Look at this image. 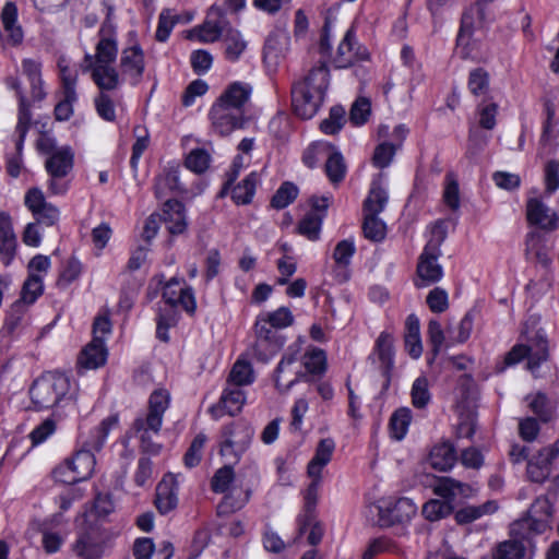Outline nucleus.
<instances>
[{"label":"nucleus","instance_id":"nucleus-22","mask_svg":"<svg viewBox=\"0 0 559 559\" xmlns=\"http://www.w3.org/2000/svg\"><path fill=\"white\" fill-rule=\"evenodd\" d=\"M163 217L171 235H180L186 231L188 223L186 209L181 202L174 199L167 200L164 203Z\"/></svg>","mask_w":559,"mask_h":559},{"label":"nucleus","instance_id":"nucleus-25","mask_svg":"<svg viewBox=\"0 0 559 559\" xmlns=\"http://www.w3.org/2000/svg\"><path fill=\"white\" fill-rule=\"evenodd\" d=\"M16 237L9 214L0 212V255L4 264H9L15 253Z\"/></svg>","mask_w":559,"mask_h":559},{"label":"nucleus","instance_id":"nucleus-18","mask_svg":"<svg viewBox=\"0 0 559 559\" xmlns=\"http://www.w3.org/2000/svg\"><path fill=\"white\" fill-rule=\"evenodd\" d=\"M74 153L70 146H62L53 151L46 159L45 168L53 179L66 177L73 168Z\"/></svg>","mask_w":559,"mask_h":559},{"label":"nucleus","instance_id":"nucleus-48","mask_svg":"<svg viewBox=\"0 0 559 559\" xmlns=\"http://www.w3.org/2000/svg\"><path fill=\"white\" fill-rule=\"evenodd\" d=\"M345 121V109L334 106L331 108L329 117L321 122L320 129L325 134H335L342 129Z\"/></svg>","mask_w":559,"mask_h":559},{"label":"nucleus","instance_id":"nucleus-14","mask_svg":"<svg viewBox=\"0 0 559 559\" xmlns=\"http://www.w3.org/2000/svg\"><path fill=\"white\" fill-rule=\"evenodd\" d=\"M299 354V345L294 344L289 346L276 367L274 381L276 389L281 393H287L299 381L298 373H295L293 378L286 377V373H290L289 368L297 361Z\"/></svg>","mask_w":559,"mask_h":559},{"label":"nucleus","instance_id":"nucleus-59","mask_svg":"<svg viewBox=\"0 0 559 559\" xmlns=\"http://www.w3.org/2000/svg\"><path fill=\"white\" fill-rule=\"evenodd\" d=\"M32 114L29 110V103L26 97L20 93L19 97V115H17V124L15 131L17 134H21L22 138H25L27 131L31 126Z\"/></svg>","mask_w":559,"mask_h":559},{"label":"nucleus","instance_id":"nucleus-31","mask_svg":"<svg viewBox=\"0 0 559 559\" xmlns=\"http://www.w3.org/2000/svg\"><path fill=\"white\" fill-rule=\"evenodd\" d=\"M245 402L246 394L242 389L226 384L218 408L224 409L230 416H236L241 412Z\"/></svg>","mask_w":559,"mask_h":559},{"label":"nucleus","instance_id":"nucleus-60","mask_svg":"<svg viewBox=\"0 0 559 559\" xmlns=\"http://www.w3.org/2000/svg\"><path fill=\"white\" fill-rule=\"evenodd\" d=\"M429 309L435 313H442L449 308L448 293L440 287L431 289L426 298Z\"/></svg>","mask_w":559,"mask_h":559},{"label":"nucleus","instance_id":"nucleus-8","mask_svg":"<svg viewBox=\"0 0 559 559\" xmlns=\"http://www.w3.org/2000/svg\"><path fill=\"white\" fill-rule=\"evenodd\" d=\"M95 456L90 450L78 451L64 465L55 471V477L67 484H75L88 479L95 467Z\"/></svg>","mask_w":559,"mask_h":559},{"label":"nucleus","instance_id":"nucleus-46","mask_svg":"<svg viewBox=\"0 0 559 559\" xmlns=\"http://www.w3.org/2000/svg\"><path fill=\"white\" fill-rule=\"evenodd\" d=\"M298 195V188L293 182L286 181L277 189L271 200L274 209L282 210L295 201Z\"/></svg>","mask_w":559,"mask_h":559},{"label":"nucleus","instance_id":"nucleus-38","mask_svg":"<svg viewBox=\"0 0 559 559\" xmlns=\"http://www.w3.org/2000/svg\"><path fill=\"white\" fill-rule=\"evenodd\" d=\"M388 203V193L379 181H372L368 197L364 201L362 212L380 214Z\"/></svg>","mask_w":559,"mask_h":559},{"label":"nucleus","instance_id":"nucleus-7","mask_svg":"<svg viewBox=\"0 0 559 559\" xmlns=\"http://www.w3.org/2000/svg\"><path fill=\"white\" fill-rule=\"evenodd\" d=\"M70 389L69 379L61 373H53L37 379L31 390V399L37 409L57 405Z\"/></svg>","mask_w":559,"mask_h":559},{"label":"nucleus","instance_id":"nucleus-6","mask_svg":"<svg viewBox=\"0 0 559 559\" xmlns=\"http://www.w3.org/2000/svg\"><path fill=\"white\" fill-rule=\"evenodd\" d=\"M445 237L447 228L444 222H436L432 228V238L425 246L418 260L416 287H426L441 280L443 271L442 266L438 263V258L441 254L440 246Z\"/></svg>","mask_w":559,"mask_h":559},{"label":"nucleus","instance_id":"nucleus-19","mask_svg":"<svg viewBox=\"0 0 559 559\" xmlns=\"http://www.w3.org/2000/svg\"><path fill=\"white\" fill-rule=\"evenodd\" d=\"M250 496L249 481H240L239 487L235 486L226 491L222 502L217 506L218 515H228L242 509L249 501Z\"/></svg>","mask_w":559,"mask_h":559},{"label":"nucleus","instance_id":"nucleus-62","mask_svg":"<svg viewBox=\"0 0 559 559\" xmlns=\"http://www.w3.org/2000/svg\"><path fill=\"white\" fill-rule=\"evenodd\" d=\"M545 193L551 195L559 189V165L549 160L544 168Z\"/></svg>","mask_w":559,"mask_h":559},{"label":"nucleus","instance_id":"nucleus-30","mask_svg":"<svg viewBox=\"0 0 559 559\" xmlns=\"http://www.w3.org/2000/svg\"><path fill=\"white\" fill-rule=\"evenodd\" d=\"M456 462L454 448L449 443H442L431 449L428 456V464L437 471L447 472L451 469Z\"/></svg>","mask_w":559,"mask_h":559},{"label":"nucleus","instance_id":"nucleus-3","mask_svg":"<svg viewBox=\"0 0 559 559\" xmlns=\"http://www.w3.org/2000/svg\"><path fill=\"white\" fill-rule=\"evenodd\" d=\"M329 86V69L325 63L312 68L292 86V104L295 114L302 119L312 118L319 110Z\"/></svg>","mask_w":559,"mask_h":559},{"label":"nucleus","instance_id":"nucleus-10","mask_svg":"<svg viewBox=\"0 0 559 559\" xmlns=\"http://www.w3.org/2000/svg\"><path fill=\"white\" fill-rule=\"evenodd\" d=\"M222 437L224 440L221 444V455L238 460L249 448L253 429L248 425H229L223 428Z\"/></svg>","mask_w":559,"mask_h":559},{"label":"nucleus","instance_id":"nucleus-47","mask_svg":"<svg viewBox=\"0 0 559 559\" xmlns=\"http://www.w3.org/2000/svg\"><path fill=\"white\" fill-rule=\"evenodd\" d=\"M467 86L475 96L485 95L489 90V74L483 68L469 72Z\"/></svg>","mask_w":559,"mask_h":559},{"label":"nucleus","instance_id":"nucleus-12","mask_svg":"<svg viewBox=\"0 0 559 559\" xmlns=\"http://www.w3.org/2000/svg\"><path fill=\"white\" fill-rule=\"evenodd\" d=\"M24 203L33 213L37 225H45L49 227L59 222L60 212L58 207L46 201L40 189H29L25 194Z\"/></svg>","mask_w":559,"mask_h":559},{"label":"nucleus","instance_id":"nucleus-54","mask_svg":"<svg viewBox=\"0 0 559 559\" xmlns=\"http://www.w3.org/2000/svg\"><path fill=\"white\" fill-rule=\"evenodd\" d=\"M412 403L417 408H424L430 401L428 380L425 377L417 378L412 386Z\"/></svg>","mask_w":559,"mask_h":559},{"label":"nucleus","instance_id":"nucleus-36","mask_svg":"<svg viewBox=\"0 0 559 559\" xmlns=\"http://www.w3.org/2000/svg\"><path fill=\"white\" fill-rule=\"evenodd\" d=\"M243 477L245 476L242 474H238V476H236L230 465H224L218 468L212 477L211 488L216 493H224L234 487L231 485L235 480L245 483Z\"/></svg>","mask_w":559,"mask_h":559},{"label":"nucleus","instance_id":"nucleus-4","mask_svg":"<svg viewBox=\"0 0 559 559\" xmlns=\"http://www.w3.org/2000/svg\"><path fill=\"white\" fill-rule=\"evenodd\" d=\"M170 404V394L167 390L157 389L152 392L148 399V412L139 416L133 423L135 435L141 441V449L144 453L157 454L162 445L154 440L158 436L163 417Z\"/></svg>","mask_w":559,"mask_h":559},{"label":"nucleus","instance_id":"nucleus-63","mask_svg":"<svg viewBox=\"0 0 559 559\" xmlns=\"http://www.w3.org/2000/svg\"><path fill=\"white\" fill-rule=\"evenodd\" d=\"M370 109V102L367 98H358L350 108V122L355 126L364 124L368 120Z\"/></svg>","mask_w":559,"mask_h":559},{"label":"nucleus","instance_id":"nucleus-27","mask_svg":"<svg viewBox=\"0 0 559 559\" xmlns=\"http://www.w3.org/2000/svg\"><path fill=\"white\" fill-rule=\"evenodd\" d=\"M119 424V416L117 414L110 415L102 420L99 426L93 429L86 439L83 441V449L90 450L91 452L99 451L110 430L116 428Z\"/></svg>","mask_w":559,"mask_h":559},{"label":"nucleus","instance_id":"nucleus-61","mask_svg":"<svg viewBox=\"0 0 559 559\" xmlns=\"http://www.w3.org/2000/svg\"><path fill=\"white\" fill-rule=\"evenodd\" d=\"M396 150L397 146L390 142L379 144L373 153V164L379 168L388 167L391 164Z\"/></svg>","mask_w":559,"mask_h":559},{"label":"nucleus","instance_id":"nucleus-26","mask_svg":"<svg viewBox=\"0 0 559 559\" xmlns=\"http://www.w3.org/2000/svg\"><path fill=\"white\" fill-rule=\"evenodd\" d=\"M107 359V349L104 340L93 337L82 350L79 365L86 369H96L103 366Z\"/></svg>","mask_w":559,"mask_h":559},{"label":"nucleus","instance_id":"nucleus-44","mask_svg":"<svg viewBox=\"0 0 559 559\" xmlns=\"http://www.w3.org/2000/svg\"><path fill=\"white\" fill-rule=\"evenodd\" d=\"M412 420V412L407 407L396 409L390 419L391 435L395 440H402Z\"/></svg>","mask_w":559,"mask_h":559},{"label":"nucleus","instance_id":"nucleus-32","mask_svg":"<svg viewBox=\"0 0 559 559\" xmlns=\"http://www.w3.org/2000/svg\"><path fill=\"white\" fill-rule=\"evenodd\" d=\"M374 355L378 357L383 374L388 376L393 368V340L389 333L382 332L379 335L376 342Z\"/></svg>","mask_w":559,"mask_h":559},{"label":"nucleus","instance_id":"nucleus-64","mask_svg":"<svg viewBox=\"0 0 559 559\" xmlns=\"http://www.w3.org/2000/svg\"><path fill=\"white\" fill-rule=\"evenodd\" d=\"M395 545L386 537H379L370 542L361 559H373L378 554L394 551Z\"/></svg>","mask_w":559,"mask_h":559},{"label":"nucleus","instance_id":"nucleus-11","mask_svg":"<svg viewBox=\"0 0 559 559\" xmlns=\"http://www.w3.org/2000/svg\"><path fill=\"white\" fill-rule=\"evenodd\" d=\"M145 70L144 52L139 45L127 47L121 51L119 59V76L121 83L128 81L131 85H138Z\"/></svg>","mask_w":559,"mask_h":559},{"label":"nucleus","instance_id":"nucleus-51","mask_svg":"<svg viewBox=\"0 0 559 559\" xmlns=\"http://www.w3.org/2000/svg\"><path fill=\"white\" fill-rule=\"evenodd\" d=\"M27 306L23 301H15L8 313L4 326L11 333L22 326L26 319Z\"/></svg>","mask_w":559,"mask_h":559},{"label":"nucleus","instance_id":"nucleus-29","mask_svg":"<svg viewBox=\"0 0 559 559\" xmlns=\"http://www.w3.org/2000/svg\"><path fill=\"white\" fill-rule=\"evenodd\" d=\"M335 449V442L331 438L320 440L316 454L308 464V475L311 478H321V472L331 461Z\"/></svg>","mask_w":559,"mask_h":559},{"label":"nucleus","instance_id":"nucleus-28","mask_svg":"<svg viewBox=\"0 0 559 559\" xmlns=\"http://www.w3.org/2000/svg\"><path fill=\"white\" fill-rule=\"evenodd\" d=\"M473 491L471 485L451 477L439 478L433 486V492L447 500H453L456 497L467 498L473 495Z\"/></svg>","mask_w":559,"mask_h":559},{"label":"nucleus","instance_id":"nucleus-1","mask_svg":"<svg viewBox=\"0 0 559 559\" xmlns=\"http://www.w3.org/2000/svg\"><path fill=\"white\" fill-rule=\"evenodd\" d=\"M98 37L95 53H85L81 70L91 73L92 81L100 91L94 99L98 116L112 122L116 119V108L106 92L117 90L121 85V80L114 66L118 56V41L116 27L109 19L103 22Z\"/></svg>","mask_w":559,"mask_h":559},{"label":"nucleus","instance_id":"nucleus-58","mask_svg":"<svg viewBox=\"0 0 559 559\" xmlns=\"http://www.w3.org/2000/svg\"><path fill=\"white\" fill-rule=\"evenodd\" d=\"M274 329H285L294 322V316L287 307L261 314Z\"/></svg>","mask_w":559,"mask_h":559},{"label":"nucleus","instance_id":"nucleus-33","mask_svg":"<svg viewBox=\"0 0 559 559\" xmlns=\"http://www.w3.org/2000/svg\"><path fill=\"white\" fill-rule=\"evenodd\" d=\"M224 55L230 61H237L247 48L242 35L236 29H227L223 37Z\"/></svg>","mask_w":559,"mask_h":559},{"label":"nucleus","instance_id":"nucleus-13","mask_svg":"<svg viewBox=\"0 0 559 559\" xmlns=\"http://www.w3.org/2000/svg\"><path fill=\"white\" fill-rule=\"evenodd\" d=\"M73 550L82 559H99L104 552L103 537L97 527H90L79 534Z\"/></svg>","mask_w":559,"mask_h":559},{"label":"nucleus","instance_id":"nucleus-41","mask_svg":"<svg viewBox=\"0 0 559 559\" xmlns=\"http://www.w3.org/2000/svg\"><path fill=\"white\" fill-rule=\"evenodd\" d=\"M325 174L329 180L334 185L340 183L346 174V165L342 154L335 152L331 145L330 152L326 155Z\"/></svg>","mask_w":559,"mask_h":559},{"label":"nucleus","instance_id":"nucleus-24","mask_svg":"<svg viewBox=\"0 0 559 559\" xmlns=\"http://www.w3.org/2000/svg\"><path fill=\"white\" fill-rule=\"evenodd\" d=\"M355 44V33L353 28H349L343 40L340 43L337 48V55L334 58V62L337 68H347L352 66L356 60H364L368 57L366 50L360 51L358 48L357 51H354Z\"/></svg>","mask_w":559,"mask_h":559},{"label":"nucleus","instance_id":"nucleus-50","mask_svg":"<svg viewBox=\"0 0 559 559\" xmlns=\"http://www.w3.org/2000/svg\"><path fill=\"white\" fill-rule=\"evenodd\" d=\"M304 367L312 374H321L326 369V356L322 349L314 348L304 356Z\"/></svg>","mask_w":559,"mask_h":559},{"label":"nucleus","instance_id":"nucleus-37","mask_svg":"<svg viewBox=\"0 0 559 559\" xmlns=\"http://www.w3.org/2000/svg\"><path fill=\"white\" fill-rule=\"evenodd\" d=\"M554 468L555 466L542 451H539L538 454L527 463V475L534 483H544L551 475Z\"/></svg>","mask_w":559,"mask_h":559},{"label":"nucleus","instance_id":"nucleus-5","mask_svg":"<svg viewBox=\"0 0 559 559\" xmlns=\"http://www.w3.org/2000/svg\"><path fill=\"white\" fill-rule=\"evenodd\" d=\"M559 487L558 477L552 481L548 492L537 497L527 513L514 521L510 526V535L521 538H533L545 533L554 516V500Z\"/></svg>","mask_w":559,"mask_h":559},{"label":"nucleus","instance_id":"nucleus-52","mask_svg":"<svg viewBox=\"0 0 559 559\" xmlns=\"http://www.w3.org/2000/svg\"><path fill=\"white\" fill-rule=\"evenodd\" d=\"M206 436L204 433L200 432L194 437L183 456V462L187 467H194L201 462L202 450L204 448Z\"/></svg>","mask_w":559,"mask_h":559},{"label":"nucleus","instance_id":"nucleus-40","mask_svg":"<svg viewBox=\"0 0 559 559\" xmlns=\"http://www.w3.org/2000/svg\"><path fill=\"white\" fill-rule=\"evenodd\" d=\"M253 381L254 374L251 365L248 361L237 360L229 372L226 384L241 389L250 385Z\"/></svg>","mask_w":559,"mask_h":559},{"label":"nucleus","instance_id":"nucleus-35","mask_svg":"<svg viewBox=\"0 0 559 559\" xmlns=\"http://www.w3.org/2000/svg\"><path fill=\"white\" fill-rule=\"evenodd\" d=\"M258 183L257 173H250L243 180L234 187L231 199L237 205L251 203Z\"/></svg>","mask_w":559,"mask_h":559},{"label":"nucleus","instance_id":"nucleus-34","mask_svg":"<svg viewBox=\"0 0 559 559\" xmlns=\"http://www.w3.org/2000/svg\"><path fill=\"white\" fill-rule=\"evenodd\" d=\"M532 344L527 346L532 348L527 361V369L531 372H535L543 361L548 359V342L544 334L537 332L532 338Z\"/></svg>","mask_w":559,"mask_h":559},{"label":"nucleus","instance_id":"nucleus-55","mask_svg":"<svg viewBox=\"0 0 559 559\" xmlns=\"http://www.w3.org/2000/svg\"><path fill=\"white\" fill-rule=\"evenodd\" d=\"M445 182L443 201L452 211H457L460 209L459 182L453 174L445 176Z\"/></svg>","mask_w":559,"mask_h":559},{"label":"nucleus","instance_id":"nucleus-16","mask_svg":"<svg viewBox=\"0 0 559 559\" xmlns=\"http://www.w3.org/2000/svg\"><path fill=\"white\" fill-rule=\"evenodd\" d=\"M511 539L500 543L493 554L496 559H533L534 546L532 538H521L511 535Z\"/></svg>","mask_w":559,"mask_h":559},{"label":"nucleus","instance_id":"nucleus-39","mask_svg":"<svg viewBox=\"0 0 559 559\" xmlns=\"http://www.w3.org/2000/svg\"><path fill=\"white\" fill-rule=\"evenodd\" d=\"M498 509L495 501H487L480 506H466L455 513V520L459 524H468L485 514L493 513Z\"/></svg>","mask_w":559,"mask_h":559},{"label":"nucleus","instance_id":"nucleus-53","mask_svg":"<svg viewBox=\"0 0 559 559\" xmlns=\"http://www.w3.org/2000/svg\"><path fill=\"white\" fill-rule=\"evenodd\" d=\"M452 512V506L449 501L430 500L423 507V514L429 521H437L445 518Z\"/></svg>","mask_w":559,"mask_h":559},{"label":"nucleus","instance_id":"nucleus-17","mask_svg":"<svg viewBox=\"0 0 559 559\" xmlns=\"http://www.w3.org/2000/svg\"><path fill=\"white\" fill-rule=\"evenodd\" d=\"M0 17L7 35L5 43L12 47L21 45L24 39V33L22 26L17 23L16 4L13 1L5 2Z\"/></svg>","mask_w":559,"mask_h":559},{"label":"nucleus","instance_id":"nucleus-43","mask_svg":"<svg viewBox=\"0 0 559 559\" xmlns=\"http://www.w3.org/2000/svg\"><path fill=\"white\" fill-rule=\"evenodd\" d=\"M379 214L364 213L362 231L367 239L381 241L385 237V223L378 217Z\"/></svg>","mask_w":559,"mask_h":559},{"label":"nucleus","instance_id":"nucleus-23","mask_svg":"<svg viewBox=\"0 0 559 559\" xmlns=\"http://www.w3.org/2000/svg\"><path fill=\"white\" fill-rule=\"evenodd\" d=\"M275 329L262 317L259 316L254 323L255 350L265 349L269 354H274L281 347Z\"/></svg>","mask_w":559,"mask_h":559},{"label":"nucleus","instance_id":"nucleus-49","mask_svg":"<svg viewBox=\"0 0 559 559\" xmlns=\"http://www.w3.org/2000/svg\"><path fill=\"white\" fill-rule=\"evenodd\" d=\"M211 162V155L204 148L192 150L186 158V167L195 174L204 173Z\"/></svg>","mask_w":559,"mask_h":559},{"label":"nucleus","instance_id":"nucleus-20","mask_svg":"<svg viewBox=\"0 0 559 559\" xmlns=\"http://www.w3.org/2000/svg\"><path fill=\"white\" fill-rule=\"evenodd\" d=\"M187 192V188L180 181L178 167L169 166L165 168L159 176H157L155 181L156 198L163 199L169 193L183 194Z\"/></svg>","mask_w":559,"mask_h":559},{"label":"nucleus","instance_id":"nucleus-56","mask_svg":"<svg viewBox=\"0 0 559 559\" xmlns=\"http://www.w3.org/2000/svg\"><path fill=\"white\" fill-rule=\"evenodd\" d=\"M356 252L355 243L353 240L344 239L340 241L333 252V259L338 267H346L349 265L350 260Z\"/></svg>","mask_w":559,"mask_h":559},{"label":"nucleus","instance_id":"nucleus-2","mask_svg":"<svg viewBox=\"0 0 559 559\" xmlns=\"http://www.w3.org/2000/svg\"><path fill=\"white\" fill-rule=\"evenodd\" d=\"M251 94L249 83L236 81L227 85L209 112L212 128L217 134L225 136L245 128L248 121L246 106Z\"/></svg>","mask_w":559,"mask_h":559},{"label":"nucleus","instance_id":"nucleus-9","mask_svg":"<svg viewBox=\"0 0 559 559\" xmlns=\"http://www.w3.org/2000/svg\"><path fill=\"white\" fill-rule=\"evenodd\" d=\"M417 512V507L409 498L389 499L379 506V523L383 527L405 525Z\"/></svg>","mask_w":559,"mask_h":559},{"label":"nucleus","instance_id":"nucleus-15","mask_svg":"<svg viewBox=\"0 0 559 559\" xmlns=\"http://www.w3.org/2000/svg\"><path fill=\"white\" fill-rule=\"evenodd\" d=\"M526 217L530 224L544 230H555L559 227V217L540 200L533 198L526 204Z\"/></svg>","mask_w":559,"mask_h":559},{"label":"nucleus","instance_id":"nucleus-45","mask_svg":"<svg viewBox=\"0 0 559 559\" xmlns=\"http://www.w3.org/2000/svg\"><path fill=\"white\" fill-rule=\"evenodd\" d=\"M43 288V278L37 274L31 273L24 282L21 298L17 301L32 305L41 295Z\"/></svg>","mask_w":559,"mask_h":559},{"label":"nucleus","instance_id":"nucleus-21","mask_svg":"<svg viewBox=\"0 0 559 559\" xmlns=\"http://www.w3.org/2000/svg\"><path fill=\"white\" fill-rule=\"evenodd\" d=\"M178 503V486L173 476H165L156 487L155 506L162 514L173 511Z\"/></svg>","mask_w":559,"mask_h":559},{"label":"nucleus","instance_id":"nucleus-42","mask_svg":"<svg viewBox=\"0 0 559 559\" xmlns=\"http://www.w3.org/2000/svg\"><path fill=\"white\" fill-rule=\"evenodd\" d=\"M323 214L309 212L299 222L297 230L311 241H316L320 237Z\"/></svg>","mask_w":559,"mask_h":559},{"label":"nucleus","instance_id":"nucleus-57","mask_svg":"<svg viewBox=\"0 0 559 559\" xmlns=\"http://www.w3.org/2000/svg\"><path fill=\"white\" fill-rule=\"evenodd\" d=\"M330 152V144L326 142H317L311 144L304 153L302 160L309 167L313 168L321 159L326 158Z\"/></svg>","mask_w":559,"mask_h":559}]
</instances>
